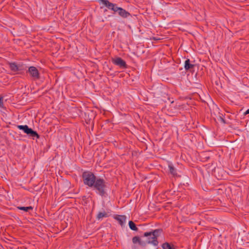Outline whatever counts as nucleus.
I'll use <instances>...</instances> for the list:
<instances>
[{
    "mask_svg": "<svg viewBox=\"0 0 249 249\" xmlns=\"http://www.w3.org/2000/svg\"><path fill=\"white\" fill-rule=\"evenodd\" d=\"M17 127L20 129L22 130L25 133L31 136L32 137H38V135L37 133L33 130L31 128H29L27 125H18L17 126Z\"/></svg>",
    "mask_w": 249,
    "mask_h": 249,
    "instance_id": "obj_4",
    "label": "nucleus"
},
{
    "mask_svg": "<svg viewBox=\"0 0 249 249\" xmlns=\"http://www.w3.org/2000/svg\"><path fill=\"white\" fill-rule=\"evenodd\" d=\"M82 177L84 184L89 187L93 186L97 179L94 174L90 172H84Z\"/></svg>",
    "mask_w": 249,
    "mask_h": 249,
    "instance_id": "obj_2",
    "label": "nucleus"
},
{
    "mask_svg": "<svg viewBox=\"0 0 249 249\" xmlns=\"http://www.w3.org/2000/svg\"><path fill=\"white\" fill-rule=\"evenodd\" d=\"M139 245L141 246H142V247H144L145 245H146V243L144 241H142L141 240H140V242H139Z\"/></svg>",
    "mask_w": 249,
    "mask_h": 249,
    "instance_id": "obj_19",
    "label": "nucleus"
},
{
    "mask_svg": "<svg viewBox=\"0 0 249 249\" xmlns=\"http://www.w3.org/2000/svg\"><path fill=\"white\" fill-rule=\"evenodd\" d=\"M141 239L138 236H135L132 238V242L134 244H139Z\"/></svg>",
    "mask_w": 249,
    "mask_h": 249,
    "instance_id": "obj_17",
    "label": "nucleus"
},
{
    "mask_svg": "<svg viewBox=\"0 0 249 249\" xmlns=\"http://www.w3.org/2000/svg\"><path fill=\"white\" fill-rule=\"evenodd\" d=\"M163 249H174V248L168 243H165L162 245Z\"/></svg>",
    "mask_w": 249,
    "mask_h": 249,
    "instance_id": "obj_16",
    "label": "nucleus"
},
{
    "mask_svg": "<svg viewBox=\"0 0 249 249\" xmlns=\"http://www.w3.org/2000/svg\"><path fill=\"white\" fill-rule=\"evenodd\" d=\"M18 208L19 210L24 211L25 212H28L29 211L32 210L33 208L31 206L29 207H18Z\"/></svg>",
    "mask_w": 249,
    "mask_h": 249,
    "instance_id": "obj_14",
    "label": "nucleus"
},
{
    "mask_svg": "<svg viewBox=\"0 0 249 249\" xmlns=\"http://www.w3.org/2000/svg\"><path fill=\"white\" fill-rule=\"evenodd\" d=\"M219 119H220V120L222 122L224 123V121L222 117H219Z\"/></svg>",
    "mask_w": 249,
    "mask_h": 249,
    "instance_id": "obj_20",
    "label": "nucleus"
},
{
    "mask_svg": "<svg viewBox=\"0 0 249 249\" xmlns=\"http://www.w3.org/2000/svg\"><path fill=\"white\" fill-rule=\"evenodd\" d=\"M113 62L116 65L121 67H124L125 66V62L120 57H117L113 59Z\"/></svg>",
    "mask_w": 249,
    "mask_h": 249,
    "instance_id": "obj_7",
    "label": "nucleus"
},
{
    "mask_svg": "<svg viewBox=\"0 0 249 249\" xmlns=\"http://www.w3.org/2000/svg\"><path fill=\"white\" fill-rule=\"evenodd\" d=\"M10 67L13 71H17L19 70L18 66L15 63H10Z\"/></svg>",
    "mask_w": 249,
    "mask_h": 249,
    "instance_id": "obj_13",
    "label": "nucleus"
},
{
    "mask_svg": "<svg viewBox=\"0 0 249 249\" xmlns=\"http://www.w3.org/2000/svg\"><path fill=\"white\" fill-rule=\"evenodd\" d=\"M168 168L169 172L173 176H175L176 175V169L174 168V166L171 163H169L168 164Z\"/></svg>",
    "mask_w": 249,
    "mask_h": 249,
    "instance_id": "obj_11",
    "label": "nucleus"
},
{
    "mask_svg": "<svg viewBox=\"0 0 249 249\" xmlns=\"http://www.w3.org/2000/svg\"><path fill=\"white\" fill-rule=\"evenodd\" d=\"M132 249H136V248H135V246H133V247H132Z\"/></svg>",
    "mask_w": 249,
    "mask_h": 249,
    "instance_id": "obj_22",
    "label": "nucleus"
},
{
    "mask_svg": "<svg viewBox=\"0 0 249 249\" xmlns=\"http://www.w3.org/2000/svg\"><path fill=\"white\" fill-rule=\"evenodd\" d=\"M193 67L194 65L190 64L189 59H187L185 60L184 63V68L186 70H188L193 68Z\"/></svg>",
    "mask_w": 249,
    "mask_h": 249,
    "instance_id": "obj_10",
    "label": "nucleus"
},
{
    "mask_svg": "<svg viewBox=\"0 0 249 249\" xmlns=\"http://www.w3.org/2000/svg\"><path fill=\"white\" fill-rule=\"evenodd\" d=\"M100 3L103 4V5L106 6L108 9H111L114 12H117L118 9V7L114 4L109 2L107 0H100Z\"/></svg>",
    "mask_w": 249,
    "mask_h": 249,
    "instance_id": "obj_5",
    "label": "nucleus"
},
{
    "mask_svg": "<svg viewBox=\"0 0 249 249\" xmlns=\"http://www.w3.org/2000/svg\"><path fill=\"white\" fill-rule=\"evenodd\" d=\"M93 187L98 194L103 195L105 193L106 185L103 179L97 178Z\"/></svg>",
    "mask_w": 249,
    "mask_h": 249,
    "instance_id": "obj_3",
    "label": "nucleus"
},
{
    "mask_svg": "<svg viewBox=\"0 0 249 249\" xmlns=\"http://www.w3.org/2000/svg\"><path fill=\"white\" fill-rule=\"evenodd\" d=\"M3 107V98L0 97V107Z\"/></svg>",
    "mask_w": 249,
    "mask_h": 249,
    "instance_id": "obj_18",
    "label": "nucleus"
},
{
    "mask_svg": "<svg viewBox=\"0 0 249 249\" xmlns=\"http://www.w3.org/2000/svg\"><path fill=\"white\" fill-rule=\"evenodd\" d=\"M161 231L158 229L155 230L152 232H145L144 236L148 237L147 243L149 244H152L154 246L158 245V241H157V238L160 235Z\"/></svg>",
    "mask_w": 249,
    "mask_h": 249,
    "instance_id": "obj_1",
    "label": "nucleus"
},
{
    "mask_svg": "<svg viewBox=\"0 0 249 249\" xmlns=\"http://www.w3.org/2000/svg\"><path fill=\"white\" fill-rule=\"evenodd\" d=\"M249 114V109H248L245 112V114Z\"/></svg>",
    "mask_w": 249,
    "mask_h": 249,
    "instance_id": "obj_21",
    "label": "nucleus"
},
{
    "mask_svg": "<svg viewBox=\"0 0 249 249\" xmlns=\"http://www.w3.org/2000/svg\"><path fill=\"white\" fill-rule=\"evenodd\" d=\"M128 224L129 227L131 230L133 231H137L138 229L133 222H132V221H129Z\"/></svg>",
    "mask_w": 249,
    "mask_h": 249,
    "instance_id": "obj_12",
    "label": "nucleus"
},
{
    "mask_svg": "<svg viewBox=\"0 0 249 249\" xmlns=\"http://www.w3.org/2000/svg\"><path fill=\"white\" fill-rule=\"evenodd\" d=\"M29 72L30 74L34 79H37L39 77V74L37 70L35 67H30L29 68Z\"/></svg>",
    "mask_w": 249,
    "mask_h": 249,
    "instance_id": "obj_6",
    "label": "nucleus"
},
{
    "mask_svg": "<svg viewBox=\"0 0 249 249\" xmlns=\"http://www.w3.org/2000/svg\"><path fill=\"white\" fill-rule=\"evenodd\" d=\"M118 9L117 12H118V14L121 17L123 18H127L129 15V14L125 10L120 7H118Z\"/></svg>",
    "mask_w": 249,
    "mask_h": 249,
    "instance_id": "obj_8",
    "label": "nucleus"
},
{
    "mask_svg": "<svg viewBox=\"0 0 249 249\" xmlns=\"http://www.w3.org/2000/svg\"><path fill=\"white\" fill-rule=\"evenodd\" d=\"M115 218L122 226L125 223L126 221V217L124 215H117L116 216Z\"/></svg>",
    "mask_w": 249,
    "mask_h": 249,
    "instance_id": "obj_9",
    "label": "nucleus"
},
{
    "mask_svg": "<svg viewBox=\"0 0 249 249\" xmlns=\"http://www.w3.org/2000/svg\"><path fill=\"white\" fill-rule=\"evenodd\" d=\"M107 216V213L105 212H100L97 215L98 219L100 220L103 217H106Z\"/></svg>",
    "mask_w": 249,
    "mask_h": 249,
    "instance_id": "obj_15",
    "label": "nucleus"
}]
</instances>
